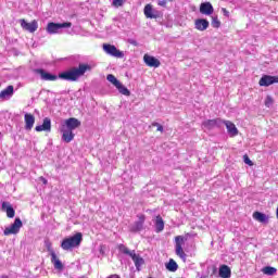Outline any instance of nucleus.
<instances>
[{
  "mask_svg": "<svg viewBox=\"0 0 278 278\" xmlns=\"http://www.w3.org/2000/svg\"><path fill=\"white\" fill-rule=\"evenodd\" d=\"M60 131L62 134V141L66 142V144L75 140V132H73V130H70L68 128H64V126H61Z\"/></svg>",
  "mask_w": 278,
  "mask_h": 278,
  "instance_id": "9b49d317",
  "label": "nucleus"
},
{
  "mask_svg": "<svg viewBox=\"0 0 278 278\" xmlns=\"http://www.w3.org/2000/svg\"><path fill=\"white\" fill-rule=\"evenodd\" d=\"M253 218L257 220L258 223H268V216L266 214L261 213V212H255L253 214Z\"/></svg>",
  "mask_w": 278,
  "mask_h": 278,
  "instance_id": "bb28decb",
  "label": "nucleus"
},
{
  "mask_svg": "<svg viewBox=\"0 0 278 278\" xmlns=\"http://www.w3.org/2000/svg\"><path fill=\"white\" fill-rule=\"evenodd\" d=\"M223 125L226 126V129L230 136H238V128L236 124L229 121H223Z\"/></svg>",
  "mask_w": 278,
  "mask_h": 278,
  "instance_id": "4be33fe9",
  "label": "nucleus"
},
{
  "mask_svg": "<svg viewBox=\"0 0 278 278\" xmlns=\"http://www.w3.org/2000/svg\"><path fill=\"white\" fill-rule=\"evenodd\" d=\"M165 267L167 270H169V273H177L179 265H177V262H175V260L170 258L169 262L165 265Z\"/></svg>",
  "mask_w": 278,
  "mask_h": 278,
  "instance_id": "a878e982",
  "label": "nucleus"
},
{
  "mask_svg": "<svg viewBox=\"0 0 278 278\" xmlns=\"http://www.w3.org/2000/svg\"><path fill=\"white\" fill-rule=\"evenodd\" d=\"M200 278H207V276H201Z\"/></svg>",
  "mask_w": 278,
  "mask_h": 278,
  "instance_id": "ea45409f",
  "label": "nucleus"
},
{
  "mask_svg": "<svg viewBox=\"0 0 278 278\" xmlns=\"http://www.w3.org/2000/svg\"><path fill=\"white\" fill-rule=\"evenodd\" d=\"M222 12L224 14V16H226L227 18H229V11H227V9L223 8Z\"/></svg>",
  "mask_w": 278,
  "mask_h": 278,
  "instance_id": "e433bc0d",
  "label": "nucleus"
},
{
  "mask_svg": "<svg viewBox=\"0 0 278 278\" xmlns=\"http://www.w3.org/2000/svg\"><path fill=\"white\" fill-rule=\"evenodd\" d=\"M43 184H47V179H45L43 177H41Z\"/></svg>",
  "mask_w": 278,
  "mask_h": 278,
  "instance_id": "4c0bfd02",
  "label": "nucleus"
},
{
  "mask_svg": "<svg viewBox=\"0 0 278 278\" xmlns=\"http://www.w3.org/2000/svg\"><path fill=\"white\" fill-rule=\"evenodd\" d=\"M144 229V215L139 216V219L129 226L131 233H138Z\"/></svg>",
  "mask_w": 278,
  "mask_h": 278,
  "instance_id": "ddd939ff",
  "label": "nucleus"
},
{
  "mask_svg": "<svg viewBox=\"0 0 278 278\" xmlns=\"http://www.w3.org/2000/svg\"><path fill=\"white\" fill-rule=\"evenodd\" d=\"M223 119L215 118V119H207L202 123L204 129H216L223 127Z\"/></svg>",
  "mask_w": 278,
  "mask_h": 278,
  "instance_id": "f8f14e48",
  "label": "nucleus"
},
{
  "mask_svg": "<svg viewBox=\"0 0 278 278\" xmlns=\"http://www.w3.org/2000/svg\"><path fill=\"white\" fill-rule=\"evenodd\" d=\"M21 27L25 29V31H29V34H34L38 29V22L34 20L31 23H27L25 20H20Z\"/></svg>",
  "mask_w": 278,
  "mask_h": 278,
  "instance_id": "9d476101",
  "label": "nucleus"
},
{
  "mask_svg": "<svg viewBox=\"0 0 278 278\" xmlns=\"http://www.w3.org/2000/svg\"><path fill=\"white\" fill-rule=\"evenodd\" d=\"M152 127H157V131H164V126L157 122L152 123Z\"/></svg>",
  "mask_w": 278,
  "mask_h": 278,
  "instance_id": "72a5a7b5",
  "label": "nucleus"
},
{
  "mask_svg": "<svg viewBox=\"0 0 278 278\" xmlns=\"http://www.w3.org/2000/svg\"><path fill=\"white\" fill-rule=\"evenodd\" d=\"M72 26H73V24L71 22H65L62 24L50 22V23H48L46 30L48 34L53 35V34H60L62 31V29H66Z\"/></svg>",
  "mask_w": 278,
  "mask_h": 278,
  "instance_id": "20e7f679",
  "label": "nucleus"
},
{
  "mask_svg": "<svg viewBox=\"0 0 278 278\" xmlns=\"http://www.w3.org/2000/svg\"><path fill=\"white\" fill-rule=\"evenodd\" d=\"M116 89L118 90L119 94H124V97H129V94H131V91H129V89H127V87H125V85L122 83L116 86Z\"/></svg>",
  "mask_w": 278,
  "mask_h": 278,
  "instance_id": "cd10ccee",
  "label": "nucleus"
},
{
  "mask_svg": "<svg viewBox=\"0 0 278 278\" xmlns=\"http://www.w3.org/2000/svg\"><path fill=\"white\" fill-rule=\"evenodd\" d=\"M2 210L7 212L8 218H14L16 212L14 211V207H12V204H10V202H3Z\"/></svg>",
  "mask_w": 278,
  "mask_h": 278,
  "instance_id": "5701e85b",
  "label": "nucleus"
},
{
  "mask_svg": "<svg viewBox=\"0 0 278 278\" xmlns=\"http://www.w3.org/2000/svg\"><path fill=\"white\" fill-rule=\"evenodd\" d=\"M146 18H160V11L153 9V5L147 4L143 9Z\"/></svg>",
  "mask_w": 278,
  "mask_h": 278,
  "instance_id": "4468645a",
  "label": "nucleus"
},
{
  "mask_svg": "<svg viewBox=\"0 0 278 278\" xmlns=\"http://www.w3.org/2000/svg\"><path fill=\"white\" fill-rule=\"evenodd\" d=\"M278 84V76L263 75L258 81V85L265 88Z\"/></svg>",
  "mask_w": 278,
  "mask_h": 278,
  "instance_id": "6e6552de",
  "label": "nucleus"
},
{
  "mask_svg": "<svg viewBox=\"0 0 278 278\" xmlns=\"http://www.w3.org/2000/svg\"><path fill=\"white\" fill-rule=\"evenodd\" d=\"M175 249H176V255H178V257H180V260H184V262H186V252H184V244L186 242V239H184V237L181 236H177L175 237Z\"/></svg>",
  "mask_w": 278,
  "mask_h": 278,
  "instance_id": "423d86ee",
  "label": "nucleus"
},
{
  "mask_svg": "<svg viewBox=\"0 0 278 278\" xmlns=\"http://www.w3.org/2000/svg\"><path fill=\"white\" fill-rule=\"evenodd\" d=\"M244 163L248 164L249 166H253V161L251 159H249L248 155H244Z\"/></svg>",
  "mask_w": 278,
  "mask_h": 278,
  "instance_id": "f704fd0d",
  "label": "nucleus"
},
{
  "mask_svg": "<svg viewBox=\"0 0 278 278\" xmlns=\"http://www.w3.org/2000/svg\"><path fill=\"white\" fill-rule=\"evenodd\" d=\"M112 5L113 8H122V5H125V0H113Z\"/></svg>",
  "mask_w": 278,
  "mask_h": 278,
  "instance_id": "2f4dec72",
  "label": "nucleus"
},
{
  "mask_svg": "<svg viewBox=\"0 0 278 278\" xmlns=\"http://www.w3.org/2000/svg\"><path fill=\"white\" fill-rule=\"evenodd\" d=\"M36 131H51V118L46 117L43 118L42 125L35 127Z\"/></svg>",
  "mask_w": 278,
  "mask_h": 278,
  "instance_id": "412c9836",
  "label": "nucleus"
},
{
  "mask_svg": "<svg viewBox=\"0 0 278 278\" xmlns=\"http://www.w3.org/2000/svg\"><path fill=\"white\" fill-rule=\"evenodd\" d=\"M265 105H266V108H270V105H273V98L270 96L266 97Z\"/></svg>",
  "mask_w": 278,
  "mask_h": 278,
  "instance_id": "473e14b6",
  "label": "nucleus"
},
{
  "mask_svg": "<svg viewBox=\"0 0 278 278\" xmlns=\"http://www.w3.org/2000/svg\"><path fill=\"white\" fill-rule=\"evenodd\" d=\"M200 12L201 14H205L206 16H210V14L214 13V7H212V3L210 2L201 3Z\"/></svg>",
  "mask_w": 278,
  "mask_h": 278,
  "instance_id": "aec40b11",
  "label": "nucleus"
},
{
  "mask_svg": "<svg viewBox=\"0 0 278 278\" xmlns=\"http://www.w3.org/2000/svg\"><path fill=\"white\" fill-rule=\"evenodd\" d=\"M143 61L146 62L147 66L152 68H160V60H157L155 56L144 54Z\"/></svg>",
  "mask_w": 278,
  "mask_h": 278,
  "instance_id": "2eb2a0df",
  "label": "nucleus"
},
{
  "mask_svg": "<svg viewBox=\"0 0 278 278\" xmlns=\"http://www.w3.org/2000/svg\"><path fill=\"white\" fill-rule=\"evenodd\" d=\"M219 277L220 278H230L231 277V269L227 265H222L219 267Z\"/></svg>",
  "mask_w": 278,
  "mask_h": 278,
  "instance_id": "393cba45",
  "label": "nucleus"
},
{
  "mask_svg": "<svg viewBox=\"0 0 278 278\" xmlns=\"http://www.w3.org/2000/svg\"><path fill=\"white\" fill-rule=\"evenodd\" d=\"M88 71H92V66L89 64H79L78 67H73L70 71L62 72L58 75L48 73L42 68L36 70V73L40 75L43 81H56V79H63L64 81H77L79 77H84Z\"/></svg>",
  "mask_w": 278,
  "mask_h": 278,
  "instance_id": "f257e3e1",
  "label": "nucleus"
},
{
  "mask_svg": "<svg viewBox=\"0 0 278 278\" xmlns=\"http://www.w3.org/2000/svg\"><path fill=\"white\" fill-rule=\"evenodd\" d=\"M103 51H105L108 55H112V58H125V53H123V51L118 50L116 46L110 43L103 45Z\"/></svg>",
  "mask_w": 278,
  "mask_h": 278,
  "instance_id": "0eeeda50",
  "label": "nucleus"
},
{
  "mask_svg": "<svg viewBox=\"0 0 278 278\" xmlns=\"http://www.w3.org/2000/svg\"><path fill=\"white\" fill-rule=\"evenodd\" d=\"M21 227H23V222L17 217L11 226L4 229L3 233L4 236H16L21 231Z\"/></svg>",
  "mask_w": 278,
  "mask_h": 278,
  "instance_id": "39448f33",
  "label": "nucleus"
},
{
  "mask_svg": "<svg viewBox=\"0 0 278 278\" xmlns=\"http://www.w3.org/2000/svg\"><path fill=\"white\" fill-rule=\"evenodd\" d=\"M50 255H51V262H52L54 268L56 270H64V264H62V261H60V258H58V255L55 254V252L51 251Z\"/></svg>",
  "mask_w": 278,
  "mask_h": 278,
  "instance_id": "6ab92c4d",
  "label": "nucleus"
},
{
  "mask_svg": "<svg viewBox=\"0 0 278 278\" xmlns=\"http://www.w3.org/2000/svg\"><path fill=\"white\" fill-rule=\"evenodd\" d=\"M118 249H119L121 253H124V255H129V257H131V260L136 266V269L138 271H140L142 266H144V258H142V256H140L139 254H136L135 250L131 251L124 244H119Z\"/></svg>",
  "mask_w": 278,
  "mask_h": 278,
  "instance_id": "7ed1b4c3",
  "label": "nucleus"
},
{
  "mask_svg": "<svg viewBox=\"0 0 278 278\" xmlns=\"http://www.w3.org/2000/svg\"><path fill=\"white\" fill-rule=\"evenodd\" d=\"M24 121H25V129L27 131H31V129L34 128V123H36V117H34V115L30 113H26L24 115Z\"/></svg>",
  "mask_w": 278,
  "mask_h": 278,
  "instance_id": "f3484780",
  "label": "nucleus"
},
{
  "mask_svg": "<svg viewBox=\"0 0 278 278\" xmlns=\"http://www.w3.org/2000/svg\"><path fill=\"white\" fill-rule=\"evenodd\" d=\"M83 240L84 235H81V232H77L72 237L63 239V241L61 242V249H63V251H73V249H77V247H80Z\"/></svg>",
  "mask_w": 278,
  "mask_h": 278,
  "instance_id": "f03ea898",
  "label": "nucleus"
},
{
  "mask_svg": "<svg viewBox=\"0 0 278 278\" xmlns=\"http://www.w3.org/2000/svg\"><path fill=\"white\" fill-rule=\"evenodd\" d=\"M212 27H214L215 29H218V27H220V21H218V17H212Z\"/></svg>",
  "mask_w": 278,
  "mask_h": 278,
  "instance_id": "7c9ffc66",
  "label": "nucleus"
},
{
  "mask_svg": "<svg viewBox=\"0 0 278 278\" xmlns=\"http://www.w3.org/2000/svg\"><path fill=\"white\" fill-rule=\"evenodd\" d=\"M264 275H268L269 277H273L277 273V268L271 267V266H266L263 268Z\"/></svg>",
  "mask_w": 278,
  "mask_h": 278,
  "instance_id": "c756f323",
  "label": "nucleus"
},
{
  "mask_svg": "<svg viewBox=\"0 0 278 278\" xmlns=\"http://www.w3.org/2000/svg\"><path fill=\"white\" fill-rule=\"evenodd\" d=\"M2 278H8V276H2Z\"/></svg>",
  "mask_w": 278,
  "mask_h": 278,
  "instance_id": "a19ab883",
  "label": "nucleus"
},
{
  "mask_svg": "<svg viewBox=\"0 0 278 278\" xmlns=\"http://www.w3.org/2000/svg\"><path fill=\"white\" fill-rule=\"evenodd\" d=\"M216 273V267H213V275Z\"/></svg>",
  "mask_w": 278,
  "mask_h": 278,
  "instance_id": "58836bf2",
  "label": "nucleus"
},
{
  "mask_svg": "<svg viewBox=\"0 0 278 278\" xmlns=\"http://www.w3.org/2000/svg\"><path fill=\"white\" fill-rule=\"evenodd\" d=\"M166 3H168L167 0H159L157 5H161V8H166Z\"/></svg>",
  "mask_w": 278,
  "mask_h": 278,
  "instance_id": "c9c22d12",
  "label": "nucleus"
},
{
  "mask_svg": "<svg viewBox=\"0 0 278 278\" xmlns=\"http://www.w3.org/2000/svg\"><path fill=\"white\" fill-rule=\"evenodd\" d=\"M11 97H14V86L9 85L5 89L0 91V99H2V101H10Z\"/></svg>",
  "mask_w": 278,
  "mask_h": 278,
  "instance_id": "dca6fc26",
  "label": "nucleus"
},
{
  "mask_svg": "<svg viewBox=\"0 0 278 278\" xmlns=\"http://www.w3.org/2000/svg\"><path fill=\"white\" fill-rule=\"evenodd\" d=\"M106 79H108V80L110 81V84H112L115 88H116L117 86H119V84H121V80H118L117 77L114 76L113 74H109V75L106 76Z\"/></svg>",
  "mask_w": 278,
  "mask_h": 278,
  "instance_id": "c85d7f7f",
  "label": "nucleus"
},
{
  "mask_svg": "<svg viewBox=\"0 0 278 278\" xmlns=\"http://www.w3.org/2000/svg\"><path fill=\"white\" fill-rule=\"evenodd\" d=\"M194 27L198 31H205L210 27V22L205 18H198L194 21Z\"/></svg>",
  "mask_w": 278,
  "mask_h": 278,
  "instance_id": "a211bd4d",
  "label": "nucleus"
},
{
  "mask_svg": "<svg viewBox=\"0 0 278 278\" xmlns=\"http://www.w3.org/2000/svg\"><path fill=\"white\" fill-rule=\"evenodd\" d=\"M81 126V122L75 117H71L68 119H65V122L61 125V127H64L65 129H70L73 131L74 129H77Z\"/></svg>",
  "mask_w": 278,
  "mask_h": 278,
  "instance_id": "1a4fd4ad",
  "label": "nucleus"
},
{
  "mask_svg": "<svg viewBox=\"0 0 278 278\" xmlns=\"http://www.w3.org/2000/svg\"><path fill=\"white\" fill-rule=\"evenodd\" d=\"M154 226H155L156 233L164 231V219H162V216L160 215L156 216Z\"/></svg>",
  "mask_w": 278,
  "mask_h": 278,
  "instance_id": "b1692460",
  "label": "nucleus"
},
{
  "mask_svg": "<svg viewBox=\"0 0 278 278\" xmlns=\"http://www.w3.org/2000/svg\"><path fill=\"white\" fill-rule=\"evenodd\" d=\"M149 278H151V277H149Z\"/></svg>",
  "mask_w": 278,
  "mask_h": 278,
  "instance_id": "79ce46f5",
  "label": "nucleus"
}]
</instances>
